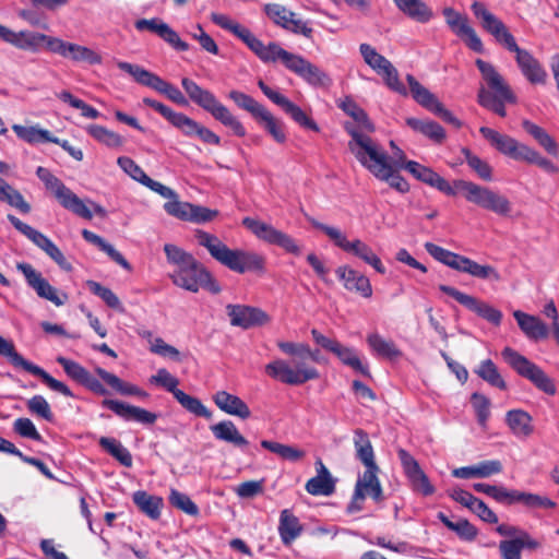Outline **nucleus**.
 I'll return each instance as SVG.
<instances>
[{
	"instance_id": "1",
	"label": "nucleus",
	"mask_w": 559,
	"mask_h": 559,
	"mask_svg": "<svg viewBox=\"0 0 559 559\" xmlns=\"http://www.w3.org/2000/svg\"><path fill=\"white\" fill-rule=\"evenodd\" d=\"M277 347L293 359H275L265 365L270 378L287 385H301L320 377L318 369L307 362L308 359L318 361V350H311L305 343L285 341L277 342Z\"/></svg>"
},
{
	"instance_id": "2",
	"label": "nucleus",
	"mask_w": 559,
	"mask_h": 559,
	"mask_svg": "<svg viewBox=\"0 0 559 559\" xmlns=\"http://www.w3.org/2000/svg\"><path fill=\"white\" fill-rule=\"evenodd\" d=\"M345 130L352 136L348 148L364 167L396 191L405 193L409 190L407 181L393 169L388 154L369 135L359 132L352 124H346Z\"/></svg>"
},
{
	"instance_id": "3",
	"label": "nucleus",
	"mask_w": 559,
	"mask_h": 559,
	"mask_svg": "<svg viewBox=\"0 0 559 559\" xmlns=\"http://www.w3.org/2000/svg\"><path fill=\"white\" fill-rule=\"evenodd\" d=\"M195 238L214 260L234 272L243 274L264 270V258L255 252L229 249L217 236L200 229L195 231Z\"/></svg>"
},
{
	"instance_id": "4",
	"label": "nucleus",
	"mask_w": 559,
	"mask_h": 559,
	"mask_svg": "<svg viewBox=\"0 0 559 559\" xmlns=\"http://www.w3.org/2000/svg\"><path fill=\"white\" fill-rule=\"evenodd\" d=\"M476 66L487 84L478 91L479 105L500 117H506V104H515L516 96L491 63L477 59Z\"/></svg>"
},
{
	"instance_id": "5",
	"label": "nucleus",
	"mask_w": 559,
	"mask_h": 559,
	"mask_svg": "<svg viewBox=\"0 0 559 559\" xmlns=\"http://www.w3.org/2000/svg\"><path fill=\"white\" fill-rule=\"evenodd\" d=\"M181 85L193 104L209 112L223 126L229 128L237 136L243 138L247 134L240 120L211 91L201 87L189 78H182Z\"/></svg>"
},
{
	"instance_id": "6",
	"label": "nucleus",
	"mask_w": 559,
	"mask_h": 559,
	"mask_svg": "<svg viewBox=\"0 0 559 559\" xmlns=\"http://www.w3.org/2000/svg\"><path fill=\"white\" fill-rule=\"evenodd\" d=\"M424 247L435 260L457 272L466 273L479 280H492L495 282L501 280L499 272L489 264H479L465 255L452 252L432 242H426Z\"/></svg>"
},
{
	"instance_id": "7",
	"label": "nucleus",
	"mask_w": 559,
	"mask_h": 559,
	"mask_svg": "<svg viewBox=\"0 0 559 559\" xmlns=\"http://www.w3.org/2000/svg\"><path fill=\"white\" fill-rule=\"evenodd\" d=\"M308 221L314 228L323 231L337 248L362 260L365 263L371 265L378 273L385 274L386 270L380 258L365 241L359 238L348 240L346 235L336 227L320 223L314 218H309Z\"/></svg>"
},
{
	"instance_id": "8",
	"label": "nucleus",
	"mask_w": 559,
	"mask_h": 559,
	"mask_svg": "<svg viewBox=\"0 0 559 559\" xmlns=\"http://www.w3.org/2000/svg\"><path fill=\"white\" fill-rule=\"evenodd\" d=\"M143 104L160 114L171 126L180 130L183 135L188 138L197 136L205 144H221V138L216 133L187 115L177 112L165 104L148 97L143 98Z\"/></svg>"
},
{
	"instance_id": "9",
	"label": "nucleus",
	"mask_w": 559,
	"mask_h": 559,
	"mask_svg": "<svg viewBox=\"0 0 559 559\" xmlns=\"http://www.w3.org/2000/svg\"><path fill=\"white\" fill-rule=\"evenodd\" d=\"M457 192H463L466 201L500 216H508L512 206L509 199L488 187L476 185L472 181L455 180Z\"/></svg>"
},
{
	"instance_id": "10",
	"label": "nucleus",
	"mask_w": 559,
	"mask_h": 559,
	"mask_svg": "<svg viewBox=\"0 0 559 559\" xmlns=\"http://www.w3.org/2000/svg\"><path fill=\"white\" fill-rule=\"evenodd\" d=\"M169 277L171 282L188 292L198 293L200 288L207 289L213 294H218L221 287L211 273L195 258L187 264L175 269Z\"/></svg>"
},
{
	"instance_id": "11",
	"label": "nucleus",
	"mask_w": 559,
	"mask_h": 559,
	"mask_svg": "<svg viewBox=\"0 0 559 559\" xmlns=\"http://www.w3.org/2000/svg\"><path fill=\"white\" fill-rule=\"evenodd\" d=\"M501 355L506 362L521 377L531 381L538 390L555 395L557 388L550 377L536 364L511 347H504Z\"/></svg>"
},
{
	"instance_id": "12",
	"label": "nucleus",
	"mask_w": 559,
	"mask_h": 559,
	"mask_svg": "<svg viewBox=\"0 0 559 559\" xmlns=\"http://www.w3.org/2000/svg\"><path fill=\"white\" fill-rule=\"evenodd\" d=\"M117 67L130 74L134 81L141 85L150 87L157 93L165 95L169 100L174 102L180 106H187L189 104L187 97L181 93V91L163 80L157 74L142 68L139 64L129 63L126 61H119Z\"/></svg>"
},
{
	"instance_id": "13",
	"label": "nucleus",
	"mask_w": 559,
	"mask_h": 559,
	"mask_svg": "<svg viewBox=\"0 0 559 559\" xmlns=\"http://www.w3.org/2000/svg\"><path fill=\"white\" fill-rule=\"evenodd\" d=\"M36 175L45 183L46 188L53 192L62 207L84 219L90 221L93 218V212L86 203L47 168L37 167Z\"/></svg>"
},
{
	"instance_id": "14",
	"label": "nucleus",
	"mask_w": 559,
	"mask_h": 559,
	"mask_svg": "<svg viewBox=\"0 0 559 559\" xmlns=\"http://www.w3.org/2000/svg\"><path fill=\"white\" fill-rule=\"evenodd\" d=\"M0 356L5 357L15 368H22L33 376L39 377L41 381L52 391L58 392L67 397L74 396L67 384L55 379L41 367L26 360L21 354L16 352L14 344L2 336H0Z\"/></svg>"
},
{
	"instance_id": "15",
	"label": "nucleus",
	"mask_w": 559,
	"mask_h": 559,
	"mask_svg": "<svg viewBox=\"0 0 559 559\" xmlns=\"http://www.w3.org/2000/svg\"><path fill=\"white\" fill-rule=\"evenodd\" d=\"M242 225L248 228L258 239L273 246H277L288 253L299 255L301 247L288 234L275 228L262 221L245 217Z\"/></svg>"
},
{
	"instance_id": "16",
	"label": "nucleus",
	"mask_w": 559,
	"mask_h": 559,
	"mask_svg": "<svg viewBox=\"0 0 559 559\" xmlns=\"http://www.w3.org/2000/svg\"><path fill=\"white\" fill-rule=\"evenodd\" d=\"M8 219L15 229H17L35 246L41 249L61 270L67 272L72 270V264L66 259L61 250L46 235L36 230L12 214L8 215Z\"/></svg>"
},
{
	"instance_id": "17",
	"label": "nucleus",
	"mask_w": 559,
	"mask_h": 559,
	"mask_svg": "<svg viewBox=\"0 0 559 559\" xmlns=\"http://www.w3.org/2000/svg\"><path fill=\"white\" fill-rule=\"evenodd\" d=\"M8 219L15 229H17L35 246L41 249L61 270L67 272L72 270V264L66 259L61 250L46 235L36 230L12 214L8 215Z\"/></svg>"
},
{
	"instance_id": "18",
	"label": "nucleus",
	"mask_w": 559,
	"mask_h": 559,
	"mask_svg": "<svg viewBox=\"0 0 559 559\" xmlns=\"http://www.w3.org/2000/svg\"><path fill=\"white\" fill-rule=\"evenodd\" d=\"M471 9L474 15L480 20L484 29L488 32L498 44L511 52L518 50L519 46L514 36L499 17L487 10L484 3L474 1Z\"/></svg>"
},
{
	"instance_id": "19",
	"label": "nucleus",
	"mask_w": 559,
	"mask_h": 559,
	"mask_svg": "<svg viewBox=\"0 0 559 559\" xmlns=\"http://www.w3.org/2000/svg\"><path fill=\"white\" fill-rule=\"evenodd\" d=\"M406 81L409 86V93L416 103L432 114L439 116L443 121L454 126L457 129L461 128L462 122L450 110L445 109L444 106L435 96V94L423 86L414 75L407 74Z\"/></svg>"
},
{
	"instance_id": "20",
	"label": "nucleus",
	"mask_w": 559,
	"mask_h": 559,
	"mask_svg": "<svg viewBox=\"0 0 559 559\" xmlns=\"http://www.w3.org/2000/svg\"><path fill=\"white\" fill-rule=\"evenodd\" d=\"M283 64L287 70L295 73L311 86L326 87L332 83L326 72L300 55L287 52Z\"/></svg>"
},
{
	"instance_id": "21",
	"label": "nucleus",
	"mask_w": 559,
	"mask_h": 559,
	"mask_svg": "<svg viewBox=\"0 0 559 559\" xmlns=\"http://www.w3.org/2000/svg\"><path fill=\"white\" fill-rule=\"evenodd\" d=\"M397 456L412 490L423 496H431L435 493V486L421 469L418 461L408 451L402 448L397 450Z\"/></svg>"
},
{
	"instance_id": "22",
	"label": "nucleus",
	"mask_w": 559,
	"mask_h": 559,
	"mask_svg": "<svg viewBox=\"0 0 559 559\" xmlns=\"http://www.w3.org/2000/svg\"><path fill=\"white\" fill-rule=\"evenodd\" d=\"M397 456L412 490L423 496H431L435 493V486L421 469L418 461L408 451L402 448L397 450Z\"/></svg>"
},
{
	"instance_id": "23",
	"label": "nucleus",
	"mask_w": 559,
	"mask_h": 559,
	"mask_svg": "<svg viewBox=\"0 0 559 559\" xmlns=\"http://www.w3.org/2000/svg\"><path fill=\"white\" fill-rule=\"evenodd\" d=\"M439 289L454 298L459 304L467 308L468 310L477 313L488 322L499 325L502 319V312L485 301L478 300L477 298L460 292L455 287L449 285H439Z\"/></svg>"
},
{
	"instance_id": "24",
	"label": "nucleus",
	"mask_w": 559,
	"mask_h": 559,
	"mask_svg": "<svg viewBox=\"0 0 559 559\" xmlns=\"http://www.w3.org/2000/svg\"><path fill=\"white\" fill-rule=\"evenodd\" d=\"M16 267L23 273L27 285L36 292L38 297L51 301L57 307L68 301V295L66 293L58 294L57 289L31 264L17 263Z\"/></svg>"
},
{
	"instance_id": "25",
	"label": "nucleus",
	"mask_w": 559,
	"mask_h": 559,
	"mask_svg": "<svg viewBox=\"0 0 559 559\" xmlns=\"http://www.w3.org/2000/svg\"><path fill=\"white\" fill-rule=\"evenodd\" d=\"M258 86L271 102L280 106L300 127L314 132L320 131L317 122L312 118L308 117L299 106L290 102L286 96L272 90L262 80H259Z\"/></svg>"
},
{
	"instance_id": "26",
	"label": "nucleus",
	"mask_w": 559,
	"mask_h": 559,
	"mask_svg": "<svg viewBox=\"0 0 559 559\" xmlns=\"http://www.w3.org/2000/svg\"><path fill=\"white\" fill-rule=\"evenodd\" d=\"M258 86L271 102L280 106L300 127L314 132L320 131L317 122L312 118L308 117L299 106L290 102L286 96L272 90L262 80H259Z\"/></svg>"
},
{
	"instance_id": "27",
	"label": "nucleus",
	"mask_w": 559,
	"mask_h": 559,
	"mask_svg": "<svg viewBox=\"0 0 559 559\" xmlns=\"http://www.w3.org/2000/svg\"><path fill=\"white\" fill-rule=\"evenodd\" d=\"M0 38L16 48L33 52L38 51L43 45H46L49 50V43L53 40V37L41 33L28 31L15 33L3 25H0Z\"/></svg>"
},
{
	"instance_id": "28",
	"label": "nucleus",
	"mask_w": 559,
	"mask_h": 559,
	"mask_svg": "<svg viewBox=\"0 0 559 559\" xmlns=\"http://www.w3.org/2000/svg\"><path fill=\"white\" fill-rule=\"evenodd\" d=\"M134 27L139 32L147 31L157 35L177 51H187L189 49V44L183 41L175 29L158 17L136 20Z\"/></svg>"
},
{
	"instance_id": "29",
	"label": "nucleus",
	"mask_w": 559,
	"mask_h": 559,
	"mask_svg": "<svg viewBox=\"0 0 559 559\" xmlns=\"http://www.w3.org/2000/svg\"><path fill=\"white\" fill-rule=\"evenodd\" d=\"M49 50L63 58H69L74 62H86L88 64L102 63L100 55L91 48L64 41L57 37H53V40H50Z\"/></svg>"
},
{
	"instance_id": "30",
	"label": "nucleus",
	"mask_w": 559,
	"mask_h": 559,
	"mask_svg": "<svg viewBox=\"0 0 559 559\" xmlns=\"http://www.w3.org/2000/svg\"><path fill=\"white\" fill-rule=\"evenodd\" d=\"M102 406L110 409L126 421L132 420L143 425H154L158 418L157 414L153 412L118 400L105 399L102 401Z\"/></svg>"
},
{
	"instance_id": "31",
	"label": "nucleus",
	"mask_w": 559,
	"mask_h": 559,
	"mask_svg": "<svg viewBox=\"0 0 559 559\" xmlns=\"http://www.w3.org/2000/svg\"><path fill=\"white\" fill-rule=\"evenodd\" d=\"M335 274L347 292L359 295L362 298H370L372 296L370 280L362 273L349 265H340L335 269Z\"/></svg>"
},
{
	"instance_id": "32",
	"label": "nucleus",
	"mask_w": 559,
	"mask_h": 559,
	"mask_svg": "<svg viewBox=\"0 0 559 559\" xmlns=\"http://www.w3.org/2000/svg\"><path fill=\"white\" fill-rule=\"evenodd\" d=\"M402 167H404L417 180L438 189L447 195H455L457 193L454 185L451 186L444 178L427 166L414 160H407L402 165Z\"/></svg>"
},
{
	"instance_id": "33",
	"label": "nucleus",
	"mask_w": 559,
	"mask_h": 559,
	"mask_svg": "<svg viewBox=\"0 0 559 559\" xmlns=\"http://www.w3.org/2000/svg\"><path fill=\"white\" fill-rule=\"evenodd\" d=\"M238 38L241 39L263 62H275L277 60L283 62L285 55L288 52L276 43L264 45L263 41L257 38L247 27L243 28Z\"/></svg>"
},
{
	"instance_id": "34",
	"label": "nucleus",
	"mask_w": 559,
	"mask_h": 559,
	"mask_svg": "<svg viewBox=\"0 0 559 559\" xmlns=\"http://www.w3.org/2000/svg\"><path fill=\"white\" fill-rule=\"evenodd\" d=\"M479 132L496 150L513 159L522 160L524 157L523 148H528L526 144L520 143L515 139L501 134L491 128L481 127Z\"/></svg>"
},
{
	"instance_id": "35",
	"label": "nucleus",
	"mask_w": 559,
	"mask_h": 559,
	"mask_svg": "<svg viewBox=\"0 0 559 559\" xmlns=\"http://www.w3.org/2000/svg\"><path fill=\"white\" fill-rule=\"evenodd\" d=\"M226 309L227 314L230 318V324L234 326L249 329L255 325H263L270 321L269 316L259 308L241 305H228Z\"/></svg>"
},
{
	"instance_id": "36",
	"label": "nucleus",
	"mask_w": 559,
	"mask_h": 559,
	"mask_svg": "<svg viewBox=\"0 0 559 559\" xmlns=\"http://www.w3.org/2000/svg\"><path fill=\"white\" fill-rule=\"evenodd\" d=\"M513 52L518 67L530 83L544 84L546 82L547 72L528 50L519 47Z\"/></svg>"
},
{
	"instance_id": "37",
	"label": "nucleus",
	"mask_w": 559,
	"mask_h": 559,
	"mask_svg": "<svg viewBox=\"0 0 559 559\" xmlns=\"http://www.w3.org/2000/svg\"><path fill=\"white\" fill-rule=\"evenodd\" d=\"M317 476L310 478L305 488L312 496H331L335 491V480L319 459L316 462Z\"/></svg>"
},
{
	"instance_id": "38",
	"label": "nucleus",
	"mask_w": 559,
	"mask_h": 559,
	"mask_svg": "<svg viewBox=\"0 0 559 559\" xmlns=\"http://www.w3.org/2000/svg\"><path fill=\"white\" fill-rule=\"evenodd\" d=\"M513 317L527 338L537 342L548 337L549 329L538 317L521 310H515Z\"/></svg>"
},
{
	"instance_id": "39",
	"label": "nucleus",
	"mask_w": 559,
	"mask_h": 559,
	"mask_svg": "<svg viewBox=\"0 0 559 559\" xmlns=\"http://www.w3.org/2000/svg\"><path fill=\"white\" fill-rule=\"evenodd\" d=\"M215 405L224 413L248 419L251 416L249 406L237 395L227 391H217L213 395Z\"/></svg>"
},
{
	"instance_id": "40",
	"label": "nucleus",
	"mask_w": 559,
	"mask_h": 559,
	"mask_svg": "<svg viewBox=\"0 0 559 559\" xmlns=\"http://www.w3.org/2000/svg\"><path fill=\"white\" fill-rule=\"evenodd\" d=\"M210 429L219 441L233 444L242 451L247 450L249 441L240 433L234 421L226 419L210 426Z\"/></svg>"
},
{
	"instance_id": "41",
	"label": "nucleus",
	"mask_w": 559,
	"mask_h": 559,
	"mask_svg": "<svg viewBox=\"0 0 559 559\" xmlns=\"http://www.w3.org/2000/svg\"><path fill=\"white\" fill-rule=\"evenodd\" d=\"M96 374L106 382L109 386H111L116 392L124 396H138L141 399H147L148 393L135 384L122 381L116 374L108 372L104 368L97 367L95 368Z\"/></svg>"
},
{
	"instance_id": "42",
	"label": "nucleus",
	"mask_w": 559,
	"mask_h": 559,
	"mask_svg": "<svg viewBox=\"0 0 559 559\" xmlns=\"http://www.w3.org/2000/svg\"><path fill=\"white\" fill-rule=\"evenodd\" d=\"M506 423L518 438H527L534 431L532 416L523 409H511L506 414Z\"/></svg>"
},
{
	"instance_id": "43",
	"label": "nucleus",
	"mask_w": 559,
	"mask_h": 559,
	"mask_svg": "<svg viewBox=\"0 0 559 559\" xmlns=\"http://www.w3.org/2000/svg\"><path fill=\"white\" fill-rule=\"evenodd\" d=\"M302 533L299 519L289 509H284L280 514L278 534L284 545L292 544Z\"/></svg>"
},
{
	"instance_id": "44",
	"label": "nucleus",
	"mask_w": 559,
	"mask_h": 559,
	"mask_svg": "<svg viewBox=\"0 0 559 559\" xmlns=\"http://www.w3.org/2000/svg\"><path fill=\"white\" fill-rule=\"evenodd\" d=\"M396 8L418 23H428L433 17L432 10L421 0H393Z\"/></svg>"
},
{
	"instance_id": "45",
	"label": "nucleus",
	"mask_w": 559,
	"mask_h": 559,
	"mask_svg": "<svg viewBox=\"0 0 559 559\" xmlns=\"http://www.w3.org/2000/svg\"><path fill=\"white\" fill-rule=\"evenodd\" d=\"M522 127L548 154L552 156L559 155L557 142L544 128L527 119L522 121Z\"/></svg>"
},
{
	"instance_id": "46",
	"label": "nucleus",
	"mask_w": 559,
	"mask_h": 559,
	"mask_svg": "<svg viewBox=\"0 0 559 559\" xmlns=\"http://www.w3.org/2000/svg\"><path fill=\"white\" fill-rule=\"evenodd\" d=\"M132 500L140 511L150 519H159L160 509L163 507V499L160 497L150 495L144 490H139L133 493Z\"/></svg>"
},
{
	"instance_id": "47",
	"label": "nucleus",
	"mask_w": 559,
	"mask_h": 559,
	"mask_svg": "<svg viewBox=\"0 0 559 559\" xmlns=\"http://www.w3.org/2000/svg\"><path fill=\"white\" fill-rule=\"evenodd\" d=\"M82 237L87 242L96 246L99 250L104 251L112 261L122 266L124 270H131V265L126 260V258L119 251H117L114 248V246L108 243L104 238L88 229L82 230Z\"/></svg>"
},
{
	"instance_id": "48",
	"label": "nucleus",
	"mask_w": 559,
	"mask_h": 559,
	"mask_svg": "<svg viewBox=\"0 0 559 559\" xmlns=\"http://www.w3.org/2000/svg\"><path fill=\"white\" fill-rule=\"evenodd\" d=\"M354 447L356 451V457L365 466L372 467L373 464H377L372 444L369 440L368 433L365 430L356 429L354 431Z\"/></svg>"
},
{
	"instance_id": "49",
	"label": "nucleus",
	"mask_w": 559,
	"mask_h": 559,
	"mask_svg": "<svg viewBox=\"0 0 559 559\" xmlns=\"http://www.w3.org/2000/svg\"><path fill=\"white\" fill-rule=\"evenodd\" d=\"M406 123L416 132L424 134L436 143H442L445 139L444 129L436 121L408 118Z\"/></svg>"
},
{
	"instance_id": "50",
	"label": "nucleus",
	"mask_w": 559,
	"mask_h": 559,
	"mask_svg": "<svg viewBox=\"0 0 559 559\" xmlns=\"http://www.w3.org/2000/svg\"><path fill=\"white\" fill-rule=\"evenodd\" d=\"M333 354L346 366L350 367L354 371L365 376L370 377V371L367 365H364L357 354V352L352 348L342 345L340 342Z\"/></svg>"
},
{
	"instance_id": "51",
	"label": "nucleus",
	"mask_w": 559,
	"mask_h": 559,
	"mask_svg": "<svg viewBox=\"0 0 559 559\" xmlns=\"http://www.w3.org/2000/svg\"><path fill=\"white\" fill-rule=\"evenodd\" d=\"M338 107L366 131L372 132L374 130V126L368 118L367 112L353 98L345 97L341 100Z\"/></svg>"
},
{
	"instance_id": "52",
	"label": "nucleus",
	"mask_w": 559,
	"mask_h": 559,
	"mask_svg": "<svg viewBox=\"0 0 559 559\" xmlns=\"http://www.w3.org/2000/svg\"><path fill=\"white\" fill-rule=\"evenodd\" d=\"M12 129L20 139L31 144L40 142H57V138L52 136L48 130L39 129L38 127H24L21 124H13Z\"/></svg>"
},
{
	"instance_id": "53",
	"label": "nucleus",
	"mask_w": 559,
	"mask_h": 559,
	"mask_svg": "<svg viewBox=\"0 0 559 559\" xmlns=\"http://www.w3.org/2000/svg\"><path fill=\"white\" fill-rule=\"evenodd\" d=\"M475 491L485 493L497 502L513 504L515 503L516 490H509L503 486H495L484 483H476L473 485Z\"/></svg>"
},
{
	"instance_id": "54",
	"label": "nucleus",
	"mask_w": 559,
	"mask_h": 559,
	"mask_svg": "<svg viewBox=\"0 0 559 559\" xmlns=\"http://www.w3.org/2000/svg\"><path fill=\"white\" fill-rule=\"evenodd\" d=\"M99 445L112 457H115L121 465L126 467L132 466V455L130 451L121 444L120 441L114 438L102 437L99 439Z\"/></svg>"
},
{
	"instance_id": "55",
	"label": "nucleus",
	"mask_w": 559,
	"mask_h": 559,
	"mask_svg": "<svg viewBox=\"0 0 559 559\" xmlns=\"http://www.w3.org/2000/svg\"><path fill=\"white\" fill-rule=\"evenodd\" d=\"M261 447L274 454H277L281 459L289 462H298L302 460L306 455V452L304 450H300L296 447L270 440H262Z\"/></svg>"
},
{
	"instance_id": "56",
	"label": "nucleus",
	"mask_w": 559,
	"mask_h": 559,
	"mask_svg": "<svg viewBox=\"0 0 559 559\" xmlns=\"http://www.w3.org/2000/svg\"><path fill=\"white\" fill-rule=\"evenodd\" d=\"M367 342L378 356L388 359H396L402 356V352L396 347L393 341H388L377 333L370 334Z\"/></svg>"
},
{
	"instance_id": "57",
	"label": "nucleus",
	"mask_w": 559,
	"mask_h": 559,
	"mask_svg": "<svg viewBox=\"0 0 559 559\" xmlns=\"http://www.w3.org/2000/svg\"><path fill=\"white\" fill-rule=\"evenodd\" d=\"M437 518L442 524H444V526L450 531L455 532L463 540L472 542L477 536V528L467 520L461 519L457 522H453L442 512H439Z\"/></svg>"
},
{
	"instance_id": "58",
	"label": "nucleus",
	"mask_w": 559,
	"mask_h": 559,
	"mask_svg": "<svg viewBox=\"0 0 559 559\" xmlns=\"http://www.w3.org/2000/svg\"><path fill=\"white\" fill-rule=\"evenodd\" d=\"M0 201L7 202L9 205L17 209L23 214L31 211V205L24 200L23 195L11 187L3 178L0 177Z\"/></svg>"
},
{
	"instance_id": "59",
	"label": "nucleus",
	"mask_w": 559,
	"mask_h": 559,
	"mask_svg": "<svg viewBox=\"0 0 559 559\" xmlns=\"http://www.w3.org/2000/svg\"><path fill=\"white\" fill-rule=\"evenodd\" d=\"M228 97L236 104L237 107L248 111L255 120L259 119L262 112L266 109L252 96L237 90L230 91L228 93Z\"/></svg>"
},
{
	"instance_id": "60",
	"label": "nucleus",
	"mask_w": 559,
	"mask_h": 559,
	"mask_svg": "<svg viewBox=\"0 0 559 559\" xmlns=\"http://www.w3.org/2000/svg\"><path fill=\"white\" fill-rule=\"evenodd\" d=\"M174 397L187 412L205 419L212 418L213 413L198 397L191 396L182 390L176 392Z\"/></svg>"
},
{
	"instance_id": "61",
	"label": "nucleus",
	"mask_w": 559,
	"mask_h": 559,
	"mask_svg": "<svg viewBox=\"0 0 559 559\" xmlns=\"http://www.w3.org/2000/svg\"><path fill=\"white\" fill-rule=\"evenodd\" d=\"M86 131L93 139L108 147L116 148L123 145L124 141L120 134L103 126L91 124L87 127Z\"/></svg>"
},
{
	"instance_id": "62",
	"label": "nucleus",
	"mask_w": 559,
	"mask_h": 559,
	"mask_svg": "<svg viewBox=\"0 0 559 559\" xmlns=\"http://www.w3.org/2000/svg\"><path fill=\"white\" fill-rule=\"evenodd\" d=\"M477 376L490 385L499 388L500 390L507 389V383L498 371L497 366L491 359H486L480 362L479 367L475 370Z\"/></svg>"
},
{
	"instance_id": "63",
	"label": "nucleus",
	"mask_w": 559,
	"mask_h": 559,
	"mask_svg": "<svg viewBox=\"0 0 559 559\" xmlns=\"http://www.w3.org/2000/svg\"><path fill=\"white\" fill-rule=\"evenodd\" d=\"M359 51L364 61L378 74L381 73V71L384 70L390 63H392L369 44H360Z\"/></svg>"
},
{
	"instance_id": "64",
	"label": "nucleus",
	"mask_w": 559,
	"mask_h": 559,
	"mask_svg": "<svg viewBox=\"0 0 559 559\" xmlns=\"http://www.w3.org/2000/svg\"><path fill=\"white\" fill-rule=\"evenodd\" d=\"M257 121L263 123L264 129L277 143L286 142L287 138L283 122L277 120L267 109L262 112Z\"/></svg>"
}]
</instances>
